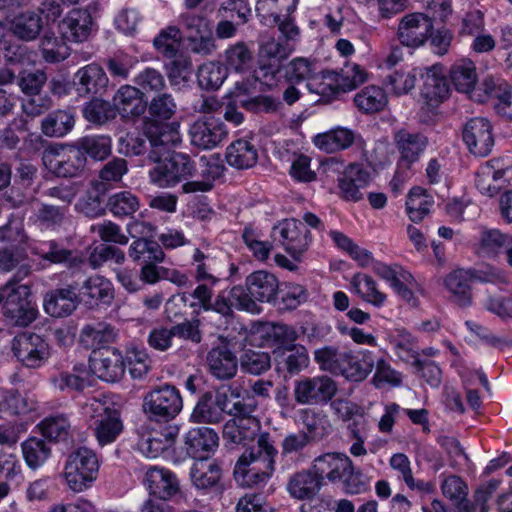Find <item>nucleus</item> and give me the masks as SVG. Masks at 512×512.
Masks as SVG:
<instances>
[{"instance_id": "09e8293b", "label": "nucleus", "mask_w": 512, "mask_h": 512, "mask_svg": "<svg viewBox=\"0 0 512 512\" xmlns=\"http://www.w3.org/2000/svg\"><path fill=\"white\" fill-rule=\"evenodd\" d=\"M388 99L385 91L376 85L364 87L355 94L354 104L362 113H375L387 105Z\"/></svg>"}, {"instance_id": "680f3d73", "label": "nucleus", "mask_w": 512, "mask_h": 512, "mask_svg": "<svg viewBox=\"0 0 512 512\" xmlns=\"http://www.w3.org/2000/svg\"><path fill=\"white\" fill-rule=\"evenodd\" d=\"M146 109H148V113L152 118L149 121H166L176 114L177 103L171 94L159 93L147 103Z\"/></svg>"}, {"instance_id": "72a5a7b5", "label": "nucleus", "mask_w": 512, "mask_h": 512, "mask_svg": "<svg viewBox=\"0 0 512 512\" xmlns=\"http://www.w3.org/2000/svg\"><path fill=\"white\" fill-rule=\"evenodd\" d=\"M43 19L35 11H24L15 15L9 24V31L19 40H36L43 29Z\"/></svg>"}, {"instance_id": "9d476101", "label": "nucleus", "mask_w": 512, "mask_h": 512, "mask_svg": "<svg viewBox=\"0 0 512 512\" xmlns=\"http://www.w3.org/2000/svg\"><path fill=\"white\" fill-rule=\"evenodd\" d=\"M337 392L335 381L326 375L303 377L294 384L293 395L298 404L318 405L329 402Z\"/></svg>"}, {"instance_id": "7ed1b4c3", "label": "nucleus", "mask_w": 512, "mask_h": 512, "mask_svg": "<svg viewBox=\"0 0 512 512\" xmlns=\"http://www.w3.org/2000/svg\"><path fill=\"white\" fill-rule=\"evenodd\" d=\"M99 467L98 456L93 450L87 447L76 449L68 455L64 466L67 486L74 492L89 489L98 477Z\"/></svg>"}, {"instance_id": "603ef678", "label": "nucleus", "mask_w": 512, "mask_h": 512, "mask_svg": "<svg viewBox=\"0 0 512 512\" xmlns=\"http://www.w3.org/2000/svg\"><path fill=\"white\" fill-rule=\"evenodd\" d=\"M390 467L397 472L398 479L402 480L409 489L416 491H430L431 485L413 476L411 462L404 453H395L389 460Z\"/></svg>"}, {"instance_id": "aec40b11", "label": "nucleus", "mask_w": 512, "mask_h": 512, "mask_svg": "<svg viewBox=\"0 0 512 512\" xmlns=\"http://www.w3.org/2000/svg\"><path fill=\"white\" fill-rule=\"evenodd\" d=\"M90 369L106 382H117L125 373V361L117 349H106L93 352L90 357Z\"/></svg>"}, {"instance_id": "0e129e2a", "label": "nucleus", "mask_w": 512, "mask_h": 512, "mask_svg": "<svg viewBox=\"0 0 512 512\" xmlns=\"http://www.w3.org/2000/svg\"><path fill=\"white\" fill-rule=\"evenodd\" d=\"M227 77V67L219 62H207L198 68L197 80L204 89L219 88Z\"/></svg>"}, {"instance_id": "39448f33", "label": "nucleus", "mask_w": 512, "mask_h": 512, "mask_svg": "<svg viewBox=\"0 0 512 512\" xmlns=\"http://www.w3.org/2000/svg\"><path fill=\"white\" fill-rule=\"evenodd\" d=\"M44 166L57 177H77L84 170L87 158L75 143L50 145L42 153Z\"/></svg>"}, {"instance_id": "f704fd0d", "label": "nucleus", "mask_w": 512, "mask_h": 512, "mask_svg": "<svg viewBox=\"0 0 512 512\" xmlns=\"http://www.w3.org/2000/svg\"><path fill=\"white\" fill-rule=\"evenodd\" d=\"M113 326L103 321L87 323L80 331L79 341L87 349L94 352L103 346L112 343L116 338Z\"/></svg>"}, {"instance_id": "20e7f679", "label": "nucleus", "mask_w": 512, "mask_h": 512, "mask_svg": "<svg viewBox=\"0 0 512 512\" xmlns=\"http://www.w3.org/2000/svg\"><path fill=\"white\" fill-rule=\"evenodd\" d=\"M3 291L6 298L2 310L10 325L26 327L36 319L37 310L29 300V286L9 280Z\"/></svg>"}, {"instance_id": "f03ea898", "label": "nucleus", "mask_w": 512, "mask_h": 512, "mask_svg": "<svg viewBox=\"0 0 512 512\" xmlns=\"http://www.w3.org/2000/svg\"><path fill=\"white\" fill-rule=\"evenodd\" d=\"M278 291L277 277L266 270H258L246 277L244 286L232 287L230 296L237 309L255 313L259 310L256 302L271 303L276 300Z\"/></svg>"}, {"instance_id": "4468645a", "label": "nucleus", "mask_w": 512, "mask_h": 512, "mask_svg": "<svg viewBox=\"0 0 512 512\" xmlns=\"http://www.w3.org/2000/svg\"><path fill=\"white\" fill-rule=\"evenodd\" d=\"M143 484L150 496L162 501H169L181 493L178 477L164 467L150 466L145 472Z\"/></svg>"}, {"instance_id": "393cba45", "label": "nucleus", "mask_w": 512, "mask_h": 512, "mask_svg": "<svg viewBox=\"0 0 512 512\" xmlns=\"http://www.w3.org/2000/svg\"><path fill=\"white\" fill-rule=\"evenodd\" d=\"M506 168L500 160H490L481 165L475 174V186L487 197L496 196L505 186Z\"/></svg>"}, {"instance_id": "79ce46f5", "label": "nucleus", "mask_w": 512, "mask_h": 512, "mask_svg": "<svg viewBox=\"0 0 512 512\" xmlns=\"http://www.w3.org/2000/svg\"><path fill=\"white\" fill-rule=\"evenodd\" d=\"M355 139L354 132L347 128L338 127L328 132L318 134L314 144L326 153H334L350 147Z\"/></svg>"}, {"instance_id": "f8f14e48", "label": "nucleus", "mask_w": 512, "mask_h": 512, "mask_svg": "<svg viewBox=\"0 0 512 512\" xmlns=\"http://www.w3.org/2000/svg\"><path fill=\"white\" fill-rule=\"evenodd\" d=\"M325 94L329 97L339 92H347L355 89L368 79L366 70L356 63L346 64L340 71H322Z\"/></svg>"}, {"instance_id": "a211bd4d", "label": "nucleus", "mask_w": 512, "mask_h": 512, "mask_svg": "<svg viewBox=\"0 0 512 512\" xmlns=\"http://www.w3.org/2000/svg\"><path fill=\"white\" fill-rule=\"evenodd\" d=\"M144 132L155 158L178 146L182 141L178 123L161 124L155 121H146Z\"/></svg>"}, {"instance_id": "de8ad7c7", "label": "nucleus", "mask_w": 512, "mask_h": 512, "mask_svg": "<svg viewBox=\"0 0 512 512\" xmlns=\"http://www.w3.org/2000/svg\"><path fill=\"white\" fill-rule=\"evenodd\" d=\"M25 259L26 255L22 251L6 247L0 248V272L9 273L16 269L11 280H14L15 283H19L31 272L30 265L24 263Z\"/></svg>"}, {"instance_id": "774afa93", "label": "nucleus", "mask_w": 512, "mask_h": 512, "mask_svg": "<svg viewBox=\"0 0 512 512\" xmlns=\"http://www.w3.org/2000/svg\"><path fill=\"white\" fill-rule=\"evenodd\" d=\"M41 52L46 62L57 63L64 61L70 55V48L63 37L45 35L41 41Z\"/></svg>"}, {"instance_id": "9b49d317", "label": "nucleus", "mask_w": 512, "mask_h": 512, "mask_svg": "<svg viewBox=\"0 0 512 512\" xmlns=\"http://www.w3.org/2000/svg\"><path fill=\"white\" fill-rule=\"evenodd\" d=\"M11 348L17 360L28 368L41 367L50 356L49 345L35 333L18 334L13 338Z\"/></svg>"}, {"instance_id": "58836bf2", "label": "nucleus", "mask_w": 512, "mask_h": 512, "mask_svg": "<svg viewBox=\"0 0 512 512\" xmlns=\"http://www.w3.org/2000/svg\"><path fill=\"white\" fill-rule=\"evenodd\" d=\"M473 280L470 271L457 269L444 279V285L450 292L452 300L461 307H467L472 302L470 281Z\"/></svg>"}, {"instance_id": "4be33fe9", "label": "nucleus", "mask_w": 512, "mask_h": 512, "mask_svg": "<svg viewBox=\"0 0 512 512\" xmlns=\"http://www.w3.org/2000/svg\"><path fill=\"white\" fill-rule=\"evenodd\" d=\"M370 182V173L361 165L351 164L338 178L339 196L349 202H358L363 198L362 190Z\"/></svg>"}, {"instance_id": "2f4dec72", "label": "nucleus", "mask_w": 512, "mask_h": 512, "mask_svg": "<svg viewBox=\"0 0 512 512\" xmlns=\"http://www.w3.org/2000/svg\"><path fill=\"white\" fill-rule=\"evenodd\" d=\"M185 445L191 457L206 459V455L218 446V435L208 427L192 428L186 433Z\"/></svg>"}, {"instance_id": "f257e3e1", "label": "nucleus", "mask_w": 512, "mask_h": 512, "mask_svg": "<svg viewBox=\"0 0 512 512\" xmlns=\"http://www.w3.org/2000/svg\"><path fill=\"white\" fill-rule=\"evenodd\" d=\"M277 450L269 433H262L257 441L238 459L234 468V478L243 487H257L265 484L275 470Z\"/></svg>"}, {"instance_id": "ddd939ff", "label": "nucleus", "mask_w": 512, "mask_h": 512, "mask_svg": "<svg viewBox=\"0 0 512 512\" xmlns=\"http://www.w3.org/2000/svg\"><path fill=\"white\" fill-rule=\"evenodd\" d=\"M274 235L287 253L294 259L299 257L307 250L311 239L310 232L305 224L296 219H286L273 228Z\"/></svg>"}, {"instance_id": "c9c22d12", "label": "nucleus", "mask_w": 512, "mask_h": 512, "mask_svg": "<svg viewBox=\"0 0 512 512\" xmlns=\"http://www.w3.org/2000/svg\"><path fill=\"white\" fill-rule=\"evenodd\" d=\"M222 470L215 460H196L190 469L193 486L198 490L209 491L219 485Z\"/></svg>"}, {"instance_id": "49530a36", "label": "nucleus", "mask_w": 512, "mask_h": 512, "mask_svg": "<svg viewBox=\"0 0 512 512\" xmlns=\"http://www.w3.org/2000/svg\"><path fill=\"white\" fill-rule=\"evenodd\" d=\"M349 357L348 350H340L336 346L327 345L314 351V360L321 371L340 375L345 360Z\"/></svg>"}, {"instance_id": "69168bd1", "label": "nucleus", "mask_w": 512, "mask_h": 512, "mask_svg": "<svg viewBox=\"0 0 512 512\" xmlns=\"http://www.w3.org/2000/svg\"><path fill=\"white\" fill-rule=\"evenodd\" d=\"M191 419L197 423L211 424L220 423L224 419L221 410L213 401L212 393H205L199 399L191 414Z\"/></svg>"}, {"instance_id": "ea45409f", "label": "nucleus", "mask_w": 512, "mask_h": 512, "mask_svg": "<svg viewBox=\"0 0 512 512\" xmlns=\"http://www.w3.org/2000/svg\"><path fill=\"white\" fill-rule=\"evenodd\" d=\"M226 160L234 168L248 169L256 164L258 151L250 141L238 139L228 146Z\"/></svg>"}, {"instance_id": "c85d7f7f", "label": "nucleus", "mask_w": 512, "mask_h": 512, "mask_svg": "<svg viewBox=\"0 0 512 512\" xmlns=\"http://www.w3.org/2000/svg\"><path fill=\"white\" fill-rule=\"evenodd\" d=\"M512 244V235L499 229L482 226L476 243V253L482 257L496 258Z\"/></svg>"}, {"instance_id": "4c0bfd02", "label": "nucleus", "mask_w": 512, "mask_h": 512, "mask_svg": "<svg viewBox=\"0 0 512 512\" xmlns=\"http://www.w3.org/2000/svg\"><path fill=\"white\" fill-rule=\"evenodd\" d=\"M33 253L54 264H65L69 268L79 267L83 257L78 253L65 249L56 241L50 240L33 248Z\"/></svg>"}, {"instance_id": "c03bdc74", "label": "nucleus", "mask_w": 512, "mask_h": 512, "mask_svg": "<svg viewBox=\"0 0 512 512\" xmlns=\"http://www.w3.org/2000/svg\"><path fill=\"white\" fill-rule=\"evenodd\" d=\"M55 389L60 391H82L89 385L85 365H75L71 371H61L51 378Z\"/></svg>"}, {"instance_id": "7c9ffc66", "label": "nucleus", "mask_w": 512, "mask_h": 512, "mask_svg": "<svg viewBox=\"0 0 512 512\" xmlns=\"http://www.w3.org/2000/svg\"><path fill=\"white\" fill-rule=\"evenodd\" d=\"M450 79L456 90L462 93L470 94L472 99L484 102V96L474 90L477 83V73L475 64L469 59L456 61L450 69Z\"/></svg>"}, {"instance_id": "3c124183", "label": "nucleus", "mask_w": 512, "mask_h": 512, "mask_svg": "<svg viewBox=\"0 0 512 512\" xmlns=\"http://www.w3.org/2000/svg\"><path fill=\"white\" fill-rule=\"evenodd\" d=\"M485 101L493 100L494 109L500 116L512 119V89L508 86H495L492 80L483 82Z\"/></svg>"}, {"instance_id": "b1692460", "label": "nucleus", "mask_w": 512, "mask_h": 512, "mask_svg": "<svg viewBox=\"0 0 512 512\" xmlns=\"http://www.w3.org/2000/svg\"><path fill=\"white\" fill-rule=\"evenodd\" d=\"M109 79L97 63H90L77 70L74 75V85L78 95L88 97L104 92Z\"/></svg>"}, {"instance_id": "473e14b6", "label": "nucleus", "mask_w": 512, "mask_h": 512, "mask_svg": "<svg viewBox=\"0 0 512 512\" xmlns=\"http://www.w3.org/2000/svg\"><path fill=\"white\" fill-rule=\"evenodd\" d=\"M261 429L260 421L256 417L232 418L223 428V436L234 444L244 446L253 442Z\"/></svg>"}, {"instance_id": "8fccbe9b", "label": "nucleus", "mask_w": 512, "mask_h": 512, "mask_svg": "<svg viewBox=\"0 0 512 512\" xmlns=\"http://www.w3.org/2000/svg\"><path fill=\"white\" fill-rule=\"evenodd\" d=\"M423 79L422 94L428 101L438 103L447 98L449 86L437 67L427 69Z\"/></svg>"}, {"instance_id": "412c9836", "label": "nucleus", "mask_w": 512, "mask_h": 512, "mask_svg": "<svg viewBox=\"0 0 512 512\" xmlns=\"http://www.w3.org/2000/svg\"><path fill=\"white\" fill-rule=\"evenodd\" d=\"M227 134L224 123L214 118L197 120L189 129L192 145L204 150L217 147Z\"/></svg>"}, {"instance_id": "13d9d810", "label": "nucleus", "mask_w": 512, "mask_h": 512, "mask_svg": "<svg viewBox=\"0 0 512 512\" xmlns=\"http://www.w3.org/2000/svg\"><path fill=\"white\" fill-rule=\"evenodd\" d=\"M283 368L290 374L296 375L302 370L308 368L310 357L305 346L292 344L285 348L279 362Z\"/></svg>"}, {"instance_id": "5fc2aeb1", "label": "nucleus", "mask_w": 512, "mask_h": 512, "mask_svg": "<svg viewBox=\"0 0 512 512\" xmlns=\"http://www.w3.org/2000/svg\"><path fill=\"white\" fill-rule=\"evenodd\" d=\"M41 434L55 442L66 441L72 436V426L63 414L46 417L39 424Z\"/></svg>"}, {"instance_id": "37998d69", "label": "nucleus", "mask_w": 512, "mask_h": 512, "mask_svg": "<svg viewBox=\"0 0 512 512\" xmlns=\"http://www.w3.org/2000/svg\"><path fill=\"white\" fill-rule=\"evenodd\" d=\"M351 285L361 299L375 307H382L387 301V295L368 274L356 273L351 279Z\"/></svg>"}, {"instance_id": "5701e85b", "label": "nucleus", "mask_w": 512, "mask_h": 512, "mask_svg": "<svg viewBox=\"0 0 512 512\" xmlns=\"http://www.w3.org/2000/svg\"><path fill=\"white\" fill-rule=\"evenodd\" d=\"M80 302L89 308L110 305L114 299L112 282L100 275L89 277L79 290Z\"/></svg>"}, {"instance_id": "a878e982", "label": "nucleus", "mask_w": 512, "mask_h": 512, "mask_svg": "<svg viewBox=\"0 0 512 512\" xmlns=\"http://www.w3.org/2000/svg\"><path fill=\"white\" fill-rule=\"evenodd\" d=\"M352 460L344 453H326L314 460L313 470L322 482L324 479L335 483L351 471Z\"/></svg>"}, {"instance_id": "e2e57ef3", "label": "nucleus", "mask_w": 512, "mask_h": 512, "mask_svg": "<svg viewBox=\"0 0 512 512\" xmlns=\"http://www.w3.org/2000/svg\"><path fill=\"white\" fill-rule=\"evenodd\" d=\"M432 203V198L425 194L423 188H412L406 201V210L410 220L412 222L422 221L429 213Z\"/></svg>"}, {"instance_id": "423d86ee", "label": "nucleus", "mask_w": 512, "mask_h": 512, "mask_svg": "<svg viewBox=\"0 0 512 512\" xmlns=\"http://www.w3.org/2000/svg\"><path fill=\"white\" fill-rule=\"evenodd\" d=\"M183 400L179 390L172 385H164L150 391L143 401V411L147 417L158 423H168L182 410Z\"/></svg>"}, {"instance_id": "f3484780", "label": "nucleus", "mask_w": 512, "mask_h": 512, "mask_svg": "<svg viewBox=\"0 0 512 512\" xmlns=\"http://www.w3.org/2000/svg\"><path fill=\"white\" fill-rule=\"evenodd\" d=\"M432 18L423 13H410L403 16L398 25V39L407 47H420L431 35Z\"/></svg>"}, {"instance_id": "6ab92c4d", "label": "nucleus", "mask_w": 512, "mask_h": 512, "mask_svg": "<svg viewBox=\"0 0 512 512\" xmlns=\"http://www.w3.org/2000/svg\"><path fill=\"white\" fill-rule=\"evenodd\" d=\"M94 21L86 9L74 8L60 21L58 28L63 39L82 43L89 39L93 32Z\"/></svg>"}, {"instance_id": "338daca9", "label": "nucleus", "mask_w": 512, "mask_h": 512, "mask_svg": "<svg viewBox=\"0 0 512 512\" xmlns=\"http://www.w3.org/2000/svg\"><path fill=\"white\" fill-rule=\"evenodd\" d=\"M261 237L260 231L252 226L245 227L242 233V239L254 258L263 262L269 258L273 246Z\"/></svg>"}, {"instance_id": "052dcab7", "label": "nucleus", "mask_w": 512, "mask_h": 512, "mask_svg": "<svg viewBox=\"0 0 512 512\" xmlns=\"http://www.w3.org/2000/svg\"><path fill=\"white\" fill-rule=\"evenodd\" d=\"M226 63L232 70L244 73L250 71L254 64V55L244 42H237L225 51Z\"/></svg>"}, {"instance_id": "e433bc0d", "label": "nucleus", "mask_w": 512, "mask_h": 512, "mask_svg": "<svg viewBox=\"0 0 512 512\" xmlns=\"http://www.w3.org/2000/svg\"><path fill=\"white\" fill-rule=\"evenodd\" d=\"M348 355L349 357L345 360L340 375L350 381L360 382L365 380L375 366L373 353L363 349L358 352V355H355L348 350Z\"/></svg>"}, {"instance_id": "6e6552de", "label": "nucleus", "mask_w": 512, "mask_h": 512, "mask_svg": "<svg viewBox=\"0 0 512 512\" xmlns=\"http://www.w3.org/2000/svg\"><path fill=\"white\" fill-rule=\"evenodd\" d=\"M394 140L400 157L397 163V171L391 185L394 190H397L398 184L403 183L407 179V172L424 152L427 145V138L420 133H412L402 129L395 134Z\"/></svg>"}, {"instance_id": "cd10ccee", "label": "nucleus", "mask_w": 512, "mask_h": 512, "mask_svg": "<svg viewBox=\"0 0 512 512\" xmlns=\"http://www.w3.org/2000/svg\"><path fill=\"white\" fill-rule=\"evenodd\" d=\"M144 92L131 85L121 86L113 96V108L123 118L142 115L147 103L143 100Z\"/></svg>"}, {"instance_id": "bf43d9fd", "label": "nucleus", "mask_w": 512, "mask_h": 512, "mask_svg": "<svg viewBox=\"0 0 512 512\" xmlns=\"http://www.w3.org/2000/svg\"><path fill=\"white\" fill-rule=\"evenodd\" d=\"M23 458L27 466L33 470L42 466L50 457L51 449L39 438L31 437L21 444Z\"/></svg>"}, {"instance_id": "864d4df0", "label": "nucleus", "mask_w": 512, "mask_h": 512, "mask_svg": "<svg viewBox=\"0 0 512 512\" xmlns=\"http://www.w3.org/2000/svg\"><path fill=\"white\" fill-rule=\"evenodd\" d=\"M81 154L101 161L111 154L112 139L105 135H88L74 142Z\"/></svg>"}, {"instance_id": "a19ab883", "label": "nucleus", "mask_w": 512, "mask_h": 512, "mask_svg": "<svg viewBox=\"0 0 512 512\" xmlns=\"http://www.w3.org/2000/svg\"><path fill=\"white\" fill-rule=\"evenodd\" d=\"M321 481L317 474L301 471L294 474L288 482L287 489L296 499H312L320 490Z\"/></svg>"}, {"instance_id": "6e6d98bb", "label": "nucleus", "mask_w": 512, "mask_h": 512, "mask_svg": "<svg viewBox=\"0 0 512 512\" xmlns=\"http://www.w3.org/2000/svg\"><path fill=\"white\" fill-rule=\"evenodd\" d=\"M128 255L134 262H162L165 254L161 246L147 238L133 240L128 249Z\"/></svg>"}, {"instance_id": "1a4fd4ad", "label": "nucleus", "mask_w": 512, "mask_h": 512, "mask_svg": "<svg viewBox=\"0 0 512 512\" xmlns=\"http://www.w3.org/2000/svg\"><path fill=\"white\" fill-rule=\"evenodd\" d=\"M195 170V162L188 155L174 153L157 161L149 175L151 181L159 187H172L192 176Z\"/></svg>"}, {"instance_id": "4d7b16f0", "label": "nucleus", "mask_w": 512, "mask_h": 512, "mask_svg": "<svg viewBox=\"0 0 512 512\" xmlns=\"http://www.w3.org/2000/svg\"><path fill=\"white\" fill-rule=\"evenodd\" d=\"M106 206L113 216L124 218L132 216L140 208V201L131 191H120L109 196Z\"/></svg>"}, {"instance_id": "c756f323", "label": "nucleus", "mask_w": 512, "mask_h": 512, "mask_svg": "<svg viewBox=\"0 0 512 512\" xmlns=\"http://www.w3.org/2000/svg\"><path fill=\"white\" fill-rule=\"evenodd\" d=\"M80 302L76 287L69 285L48 293L44 299V309L52 317L70 315Z\"/></svg>"}, {"instance_id": "bb28decb", "label": "nucleus", "mask_w": 512, "mask_h": 512, "mask_svg": "<svg viewBox=\"0 0 512 512\" xmlns=\"http://www.w3.org/2000/svg\"><path fill=\"white\" fill-rule=\"evenodd\" d=\"M209 372L220 380L233 378L238 370V360L225 344L211 348L206 356Z\"/></svg>"}, {"instance_id": "0eeeda50", "label": "nucleus", "mask_w": 512, "mask_h": 512, "mask_svg": "<svg viewBox=\"0 0 512 512\" xmlns=\"http://www.w3.org/2000/svg\"><path fill=\"white\" fill-rule=\"evenodd\" d=\"M85 414L93 420L94 434L101 446L116 440L123 430L119 412L112 408L107 401L91 399L85 406Z\"/></svg>"}, {"instance_id": "2eb2a0df", "label": "nucleus", "mask_w": 512, "mask_h": 512, "mask_svg": "<svg viewBox=\"0 0 512 512\" xmlns=\"http://www.w3.org/2000/svg\"><path fill=\"white\" fill-rule=\"evenodd\" d=\"M284 78L290 84L306 82V87L311 93L323 96L325 94L322 72L307 58L297 57L288 62L284 67Z\"/></svg>"}, {"instance_id": "a18cd8bd", "label": "nucleus", "mask_w": 512, "mask_h": 512, "mask_svg": "<svg viewBox=\"0 0 512 512\" xmlns=\"http://www.w3.org/2000/svg\"><path fill=\"white\" fill-rule=\"evenodd\" d=\"M75 124L74 114L69 110H56L49 113L41 123V130L48 137H63Z\"/></svg>"}, {"instance_id": "dca6fc26", "label": "nucleus", "mask_w": 512, "mask_h": 512, "mask_svg": "<svg viewBox=\"0 0 512 512\" xmlns=\"http://www.w3.org/2000/svg\"><path fill=\"white\" fill-rule=\"evenodd\" d=\"M462 137L470 153L475 156H487L494 146L492 126L482 117L468 120L463 127Z\"/></svg>"}]
</instances>
